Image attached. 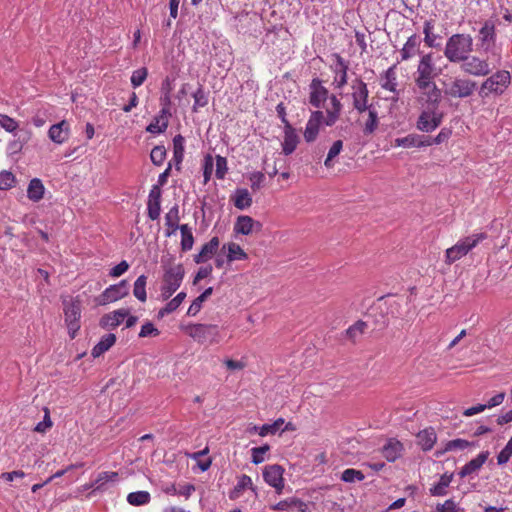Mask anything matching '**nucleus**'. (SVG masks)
<instances>
[{"label":"nucleus","mask_w":512,"mask_h":512,"mask_svg":"<svg viewBox=\"0 0 512 512\" xmlns=\"http://www.w3.org/2000/svg\"><path fill=\"white\" fill-rule=\"evenodd\" d=\"M473 51V38L470 34H453L446 41L444 56L455 64L461 63Z\"/></svg>","instance_id":"f257e3e1"},{"label":"nucleus","mask_w":512,"mask_h":512,"mask_svg":"<svg viewBox=\"0 0 512 512\" xmlns=\"http://www.w3.org/2000/svg\"><path fill=\"white\" fill-rule=\"evenodd\" d=\"M486 238L487 234L481 232L460 239L455 245L446 250L445 262L447 264H452L455 261L461 259Z\"/></svg>","instance_id":"f03ea898"},{"label":"nucleus","mask_w":512,"mask_h":512,"mask_svg":"<svg viewBox=\"0 0 512 512\" xmlns=\"http://www.w3.org/2000/svg\"><path fill=\"white\" fill-rule=\"evenodd\" d=\"M511 83L510 73L506 70H498L490 75L480 86L479 96L487 98L491 94L502 95Z\"/></svg>","instance_id":"7ed1b4c3"},{"label":"nucleus","mask_w":512,"mask_h":512,"mask_svg":"<svg viewBox=\"0 0 512 512\" xmlns=\"http://www.w3.org/2000/svg\"><path fill=\"white\" fill-rule=\"evenodd\" d=\"M477 89V83L469 78L454 77L443 82V92L449 98H469Z\"/></svg>","instance_id":"20e7f679"},{"label":"nucleus","mask_w":512,"mask_h":512,"mask_svg":"<svg viewBox=\"0 0 512 512\" xmlns=\"http://www.w3.org/2000/svg\"><path fill=\"white\" fill-rule=\"evenodd\" d=\"M184 274V268L181 264L165 269L160 287V297L162 300L169 299L178 290L182 284Z\"/></svg>","instance_id":"39448f33"},{"label":"nucleus","mask_w":512,"mask_h":512,"mask_svg":"<svg viewBox=\"0 0 512 512\" xmlns=\"http://www.w3.org/2000/svg\"><path fill=\"white\" fill-rule=\"evenodd\" d=\"M437 68L434 63L433 53L423 54L417 65L414 74V82L416 87L424 84L434 83L437 77Z\"/></svg>","instance_id":"423d86ee"},{"label":"nucleus","mask_w":512,"mask_h":512,"mask_svg":"<svg viewBox=\"0 0 512 512\" xmlns=\"http://www.w3.org/2000/svg\"><path fill=\"white\" fill-rule=\"evenodd\" d=\"M186 333L201 344H212L218 341L219 330L217 325L191 324L185 328Z\"/></svg>","instance_id":"0eeeda50"},{"label":"nucleus","mask_w":512,"mask_h":512,"mask_svg":"<svg viewBox=\"0 0 512 512\" xmlns=\"http://www.w3.org/2000/svg\"><path fill=\"white\" fill-rule=\"evenodd\" d=\"M496 37L495 21L485 20L476 36L478 49L486 53L491 52L495 47Z\"/></svg>","instance_id":"6e6552de"},{"label":"nucleus","mask_w":512,"mask_h":512,"mask_svg":"<svg viewBox=\"0 0 512 512\" xmlns=\"http://www.w3.org/2000/svg\"><path fill=\"white\" fill-rule=\"evenodd\" d=\"M460 64L464 73L474 77L488 76L492 71L487 59L470 54Z\"/></svg>","instance_id":"1a4fd4ad"},{"label":"nucleus","mask_w":512,"mask_h":512,"mask_svg":"<svg viewBox=\"0 0 512 512\" xmlns=\"http://www.w3.org/2000/svg\"><path fill=\"white\" fill-rule=\"evenodd\" d=\"M351 97L353 101V108L358 113H363L369 109L368 105L369 90L367 84L360 78H356L351 84Z\"/></svg>","instance_id":"9d476101"},{"label":"nucleus","mask_w":512,"mask_h":512,"mask_svg":"<svg viewBox=\"0 0 512 512\" xmlns=\"http://www.w3.org/2000/svg\"><path fill=\"white\" fill-rule=\"evenodd\" d=\"M129 294V284L127 280H121L118 284L107 287L97 298L98 305H106L115 302Z\"/></svg>","instance_id":"9b49d317"},{"label":"nucleus","mask_w":512,"mask_h":512,"mask_svg":"<svg viewBox=\"0 0 512 512\" xmlns=\"http://www.w3.org/2000/svg\"><path fill=\"white\" fill-rule=\"evenodd\" d=\"M284 469L278 464L267 465L263 469V479L277 494H281L284 488Z\"/></svg>","instance_id":"f8f14e48"},{"label":"nucleus","mask_w":512,"mask_h":512,"mask_svg":"<svg viewBox=\"0 0 512 512\" xmlns=\"http://www.w3.org/2000/svg\"><path fill=\"white\" fill-rule=\"evenodd\" d=\"M417 88L421 93L420 99L427 104L428 109L436 110L439 106L442 95V91L438 88L436 83H429L428 85L424 84L417 86Z\"/></svg>","instance_id":"ddd939ff"},{"label":"nucleus","mask_w":512,"mask_h":512,"mask_svg":"<svg viewBox=\"0 0 512 512\" xmlns=\"http://www.w3.org/2000/svg\"><path fill=\"white\" fill-rule=\"evenodd\" d=\"M309 90V103L317 109L321 108L330 97L328 89L322 85L319 78L312 79Z\"/></svg>","instance_id":"4468645a"},{"label":"nucleus","mask_w":512,"mask_h":512,"mask_svg":"<svg viewBox=\"0 0 512 512\" xmlns=\"http://www.w3.org/2000/svg\"><path fill=\"white\" fill-rule=\"evenodd\" d=\"M324 112L321 110L313 111L306 123L304 130V139L306 142L311 143L316 140L320 127L324 124Z\"/></svg>","instance_id":"2eb2a0df"},{"label":"nucleus","mask_w":512,"mask_h":512,"mask_svg":"<svg viewBox=\"0 0 512 512\" xmlns=\"http://www.w3.org/2000/svg\"><path fill=\"white\" fill-rule=\"evenodd\" d=\"M65 322L68 327L71 338L75 337L76 332L79 330V319L81 316V308L78 302H71L64 308Z\"/></svg>","instance_id":"dca6fc26"},{"label":"nucleus","mask_w":512,"mask_h":512,"mask_svg":"<svg viewBox=\"0 0 512 512\" xmlns=\"http://www.w3.org/2000/svg\"><path fill=\"white\" fill-rule=\"evenodd\" d=\"M441 120V114H437L435 110L429 109L423 111L419 116L417 128L423 132H432L441 124Z\"/></svg>","instance_id":"f3484780"},{"label":"nucleus","mask_w":512,"mask_h":512,"mask_svg":"<svg viewBox=\"0 0 512 512\" xmlns=\"http://www.w3.org/2000/svg\"><path fill=\"white\" fill-rule=\"evenodd\" d=\"M262 223L247 215H241L236 219L234 232L242 235H249L262 230Z\"/></svg>","instance_id":"a211bd4d"},{"label":"nucleus","mask_w":512,"mask_h":512,"mask_svg":"<svg viewBox=\"0 0 512 512\" xmlns=\"http://www.w3.org/2000/svg\"><path fill=\"white\" fill-rule=\"evenodd\" d=\"M127 309H118L101 317L99 325L104 329H114L118 327L128 316Z\"/></svg>","instance_id":"6ab92c4d"},{"label":"nucleus","mask_w":512,"mask_h":512,"mask_svg":"<svg viewBox=\"0 0 512 512\" xmlns=\"http://www.w3.org/2000/svg\"><path fill=\"white\" fill-rule=\"evenodd\" d=\"M489 457V451H483L480 454L477 455V457L470 460L468 463H466L459 471V476L461 478L468 477L472 474H476L483 464L487 461Z\"/></svg>","instance_id":"aec40b11"},{"label":"nucleus","mask_w":512,"mask_h":512,"mask_svg":"<svg viewBox=\"0 0 512 512\" xmlns=\"http://www.w3.org/2000/svg\"><path fill=\"white\" fill-rule=\"evenodd\" d=\"M421 42L420 36L416 34L411 35L400 50V61H408L415 55L420 54Z\"/></svg>","instance_id":"412c9836"},{"label":"nucleus","mask_w":512,"mask_h":512,"mask_svg":"<svg viewBox=\"0 0 512 512\" xmlns=\"http://www.w3.org/2000/svg\"><path fill=\"white\" fill-rule=\"evenodd\" d=\"M329 107L326 108V115L324 114V125L326 126H333L339 119L341 111H342V103L340 100L335 96L331 95L329 97Z\"/></svg>","instance_id":"4be33fe9"},{"label":"nucleus","mask_w":512,"mask_h":512,"mask_svg":"<svg viewBox=\"0 0 512 512\" xmlns=\"http://www.w3.org/2000/svg\"><path fill=\"white\" fill-rule=\"evenodd\" d=\"M48 136L56 144L64 143L69 137V124L63 120L52 125L48 131Z\"/></svg>","instance_id":"5701e85b"},{"label":"nucleus","mask_w":512,"mask_h":512,"mask_svg":"<svg viewBox=\"0 0 512 512\" xmlns=\"http://www.w3.org/2000/svg\"><path fill=\"white\" fill-rule=\"evenodd\" d=\"M299 143V137L292 126L284 127V140L282 142V152L288 156L292 154Z\"/></svg>","instance_id":"b1692460"},{"label":"nucleus","mask_w":512,"mask_h":512,"mask_svg":"<svg viewBox=\"0 0 512 512\" xmlns=\"http://www.w3.org/2000/svg\"><path fill=\"white\" fill-rule=\"evenodd\" d=\"M397 86L396 64H394L381 75V87L382 89L390 91L398 96L399 91Z\"/></svg>","instance_id":"393cba45"},{"label":"nucleus","mask_w":512,"mask_h":512,"mask_svg":"<svg viewBox=\"0 0 512 512\" xmlns=\"http://www.w3.org/2000/svg\"><path fill=\"white\" fill-rule=\"evenodd\" d=\"M219 247V238L213 237L209 242L205 243L200 252L194 256V262L197 264L204 263L216 253Z\"/></svg>","instance_id":"a878e982"},{"label":"nucleus","mask_w":512,"mask_h":512,"mask_svg":"<svg viewBox=\"0 0 512 512\" xmlns=\"http://www.w3.org/2000/svg\"><path fill=\"white\" fill-rule=\"evenodd\" d=\"M403 444L396 439H389L382 448V455L389 462H394L402 455Z\"/></svg>","instance_id":"bb28decb"},{"label":"nucleus","mask_w":512,"mask_h":512,"mask_svg":"<svg viewBox=\"0 0 512 512\" xmlns=\"http://www.w3.org/2000/svg\"><path fill=\"white\" fill-rule=\"evenodd\" d=\"M179 220V206L175 204L169 209V211L165 215V225L168 228L166 231L167 237L174 235L175 232L179 229Z\"/></svg>","instance_id":"cd10ccee"},{"label":"nucleus","mask_w":512,"mask_h":512,"mask_svg":"<svg viewBox=\"0 0 512 512\" xmlns=\"http://www.w3.org/2000/svg\"><path fill=\"white\" fill-rule=\"evenodd\" d=\"M417 443L423 451H429L433 448L437 440V435L433 428H426L420 431L417 435Z\"/></svg>","instance_id":"c85d7f7f"},{"label":"nucleus","mask_w":512,"mask_h":512,"mask_svg":"<svg viewBox=\"0 0 512 512\" xmlns=\"http://www.w3.org/2000/svg\"><path fill=\"white\" fill-rule=\"evenodd\" d=\"M118 480V473L114 471H104L97 475L94 482L89 486L94 488V491H105L109 482H116Z\"/></svg>","instance_id":"c756f323"},{"label":"nucleus","mask_w":512,"mask_h":512,"mask_svg":"<svg viewBox=\"0 0 512 512\" xmlns=\"http://www.w3.org/2000/svg\"><path fill=\"white\" fill-rule=\"evenodd\" d=\"M425 142V136L424 135H418V134H409L402 138H396L394 140V146L395 147H404V148H411V147H424L426 146Z\"/></svg>","instance_id":"7c9ffc66"},{"label":"nucleus","mask_w":512,"mask_h":512,"mask_svg":"<svg viewBox=\"0 0 512 512\" xmlns=\"http://www.w3.org/2000/svg\"><path fill=\"white\" fill-rule=\"evenodd\" d=\"M168 127V116L166 109L160 110L153 121L147 126L146 130L152 134L163 133Z\"/></svg>","instance_id":"2f4dec72"},{"label":"nucleus","mask_w":512,"mask_h":512,"mask_svg":"<svg viewBox=\"0 0 512 512\" xmlns=\"http://www.w3.org/2000/svg\"><path fill=\"white\" fill-rule=\"evenodd\" d=\"M334 56L336 58L335 73L337 75L335 81L337 82V87L342 88L347 84V72L349 67L348 63L339 54H335Z\"/></svg>","instance_id":"473e14b6"},{"label":"nucleus","mask_w":512,"mask_h":512,"mask_svg":"<svg viewBox=\"0 0 512 512\" xmlns=\"http://www.w3.org/2000/svg\"><path fill=\"white\" fill-rule=\"evenodd\" d=\"M116 342V336L113 333H108L102 336L100 341L93 347L91 355L97 358L108 351Z\"/></svg>","instance_id":"72a5a7b5"},{"label":"nucleus","mask_w":512,"mask_h":512,"mask_svg":"<svg viewBox=\"0 0 512 512\" xmlns=\"http://www.w3.org/2000/svg\"><path fill=\"white\" fill-rule=\"evenodd\" d=\"M234 206L239 210H244L252 205V197L249 191L245 188H238L232 196Z\"/></svg>","instance_id":"f704fd0d"},{"label":"nucleus","mask_w":512,"mask_h":512,"mask_svg":"<svg viewBox=\"0 0 512 512\" xmlns=\"http://www.w3.org/2000/svg\"><path fill=\"white\" fill-rule=\"evenodd\" d=\"M184 143L185 139L182 135L178 134L173 138V158L177 170L181 169V164L184 158Z\"/></svg>","instance_id":"c9c22d12"},{"label":"nucleus","mask_w":512,"mask_h":512,"mask_svg":"<svg viewBox=\"0 0 512 512\" xmlns=\"http://www.w3.org/2000/svg\"><path fill=\"white\" fill-rule=\"evenodd\" d=\"M453 474L444 473L441 475L439 481L433 485L429 492L432 496H445L448 493V487L452 482Z\"/></svg>","instance_id":"e433bc0d"},{"label":"nucleus","mask_w":512,"mask_h":512,"mask_svg":"<svg viewBox=\"0 0 512 512\" xmlns=\"http://www.w3.org/2000/svg\"><path fill=\"white\" fill-rule=\"evenodd\" d=\"M44 191L45 188L42 181L38 178H33L30 180L27 188V197L33 202H38L43 198Z\"/></svg>","instance_id":"4c0bfd02"},{"label":"nucleus","mask_w":512,"mask_h":512,"mask_svg":"<svg viewBox=\"0 0 512 512\" xmlns=\"http://www.w3.org/2000/svg\"><path fill=\"white\" fill-rule=\"evenodd\" d=\"M222 249H227L228 262L248 259L247 253L240 247V245L234 242H230L227 245H224Z\"/></svg>","instance_id":"58836bf2"},{"label":"nucleus","mask_w":512,"mask_h":512,"mask_svg":"<svg viewBox=\"0 0 512 512\" xmlns=\"http://www.w3.org/2000/svg\"><path fill=\"white\" fill-rule=\"evenodd\" d=\"M273 508L278 511H284L289 508H294L300 512H305L307 509V504L300 499L290 498V499L280 501Z\"/></svg>","instance_id":"ea45409f"},{"label":"nucleus","mask_w":512,"mask_h":512,"mask_svg":"<svg viewBox=\"0 0 512 512\" xmlns=\"http://www.w3.org/2000/svg\"><path fill=\"white\" fill-rule=\"evenodd\" d=\"M213 293V287H208L205 289L194 301L191 303V305L188 308L187 314L189 316H195L198 314L202 308V304L204 301L207 300L209 296H211Z\"/></svg>","instance_id":"a19ab883"},{"label":"nucleus","mask_w":512,"mask_h":512,"mask_svg":"<svg viewBox=\"0 0 512 512\" xmlns=\"http://www.w3.org/2000/svg\"><path fill=\"white\" fill-rule=\"evenodd\" d=\"M185 298H186L185 292L182 291V292L178 293L173 299H171L165 305V307H163L159 310L158 317L162 318L165 315H168V314L174 312L175 310H177Z\"/></svg>","instance_id":"79ce46f5"},{"label":"nucleus","mask_w":512,"mask_h":512,"mask_svg":"<svg viewBox=\"0 0 512 512\" xmlns=\"http://www.w3.org/2000/svg\"><path fill=\"white\" fill-rule=\"evenodd\" d=\"M471 445H473V443H470L467 440L460 439V438L453 439V440L448 441L442 450H437L435 455L437 457H439V456L443 455L445 452L453 451V450H464Z\"/></svg>","instance_id":"37998d69"},{"label":"nucleus","mask_w":512,"mask_h":512,"mask_svg":"<svg viewBox=\"0 0 512 512\" xmlns=\"http://www.w3.org/2000/svg\"><path fill=\"white\" fill-rule=\"evenodd\" d=\"M179 230L181 232V249L184 252L191 250L194 244L191 228L187 224H182Z\"/></svg>","instance_id":"c03bdc74"},{"label":"nucleus","mask_w":512,"mask_h":512,"mask_svg":"<svg viewBox=\"0 0 512 512\" xmlns=\"http://www.w3.org/2000/svg\"><path fill=\"white\" fill-rule=\"evenodd\" d=\"M208 452H209V448L205 447L201 451L188 454L189 458H191V459H193V460H195L197 462V466L199 467V469L202 472L207 471L210 468L211 464H212V460L210 458L202 459V457L207 455Z\"/></svg>","instance_id":"a18cd8bd"},{"label":"nucleus","mask_w":512,"mask_h":512,"mask_svg":"<svg viewBox=\"0 0 512 512\" xmlns=\"http://www.w3.org/2000/svg\"><path fill=\"white\" fill-rule=\"evenodd\" d=\"M151 496L147 491H136L129 493L127 496V502L133 506L146 505L150 502Z\"/></svg>","instance_id":"49530a36"},{"label":"nucleus","mask_w":512,"mask_h":512,"mask_svg":"<svg viewBox=\"0 0 512 512\" xmlns=\"http://www.w3.org/2000/svg\"><path fill=\"white\" fill-rule=\"evenodd\" d=\"M147 277L140 275L134 282L133 294L141 302H145L147 299L146 294Z\"/></svg>","instance_id":"de8ad7c7"},{"label":"nucleus","mask_w":512,"mask_h":512,"mask_svg":"<svg viewBox=\"0 0 512 512\" xmlns=\"http://www.w3.org/2000/svg\"><path fill=\"white\" fill-rule=\"evenodd\" d=\"M367 111H368V119L365 122L363 132L365 135H370V134L374 133V131L377 129L378 124H379V119H378L377 111L374 108H372V106H370L369 109H367Z\"/></svg>","instance_id":"09e8293b"},{"label":"nucleus","mask_w":512,"mask_h":512,"mask_svg":"<svg viewBox=\"0 0 512 512\" xmlns=\"http://www.w3.org/2000/svg\"><path fill=\"white\" fill-rule=\"evenodd\" d=\"M434 30V21L428 20L425 21L424 27H423V33H424V42L428 47H436L438 44L436 43L437 35L433 33Z\"/></svg>","instance_id":"8fccbe9b"},{"label":"nucleus","mask_w":512,"mask_h":512,"mask_svg":"<svg viewBox=\"0 0 512 512\" xmlns=\"http://www.w3.org/2000/svg\"><path fill=\"white\" fill-rule=\"evenodd\" d=\"M340 478L343 482L354 483L356 481H363L365 479V475L360 470L348 468L342 472Z\"/></svg>","instance_id":"3c124183"},{"label":"nucleus","mask_w":512,"mask_h":512,"mask_svg":"<svg viewBox=\"0 0 512 512\" xmlns=\"http://www.w3.org/2000/svg\"><path fill=\"white\" fill-rule=\"evenodd\" d=\"M194 105L193 111L196 112L198 108L205 107L208 104V95L204 91L202 86H199L197 90L193 93Z\"/></svg>","instance_id":"603ef678"},{"label":"nucleus","mask_w":512,"mask_h":512,"mask_svg":"<svg viewBox=\"0 0 512 512\" xmlns=\"http://www.w3.org/2000/svg\"><path fill=\"white\" fill-rule=\"evenodd\" d=\"M283 424H284L283 418H279L271 424H264L259 428V435L264 437L268 434H275L276 432H278L279 430L282 429Z\"/></svg>","instance_id":"864d4df0"},{"label":"nucleus","mask_w":512,"mask_h":512,"mask_svg":"<svg viewBox=\"0 0 512 512\" xmlns=\"http://www.w3.org/2000/svg\"><path fill=\"white\" fill-rule=\"evenodd\" d=\"M451 133L452 132L450 129L442 128L436 137L432 138L430 136H425V142H427L426 146H431L434 144L438 145L447 141L450 138Z\"/></svg>","instance_id":"5fc2aeb1"},{"label":"nucleus","mask_w":512,"mask_h":512,"mask_svg":"<svg viewBox=\"0 0 512 512\" xmlns=\"http://www.w3.org/2000/svg\"><path fill=\"white\" fill-rule=\"evenodd\" d=\"M148 76V70L145 67L139 68L132 72L130 81L133 88L141 86Z\"/></svg>","instance_id":"6e6d98bb"},{"label":"nucleus","mask_w":512,"mask_h":512,"mask_svg":"<svg viewBox=\"0 0 512 512\" xmlns=\"http://www.w3.org/2000/svg\"><path fill=\"white\" fill-rule=\"evenodd\" d=\"M16 183V178L14 174L10 171H1L0 172V189L8 190L14 187Z\"/></svg>","instance_id":"4d7b16f0"},{"label":"nucleus","mask_w":512,"mask_h":512,"mask_svg":"<svg viewBox=\"0 0 512 512\" xmlns=\"http://www.w3.org/2000/svg\"><path fill=\"white\" fill-rule=\"evenodd\" d=\"M366 328L367 323L359 320L346 330V335L348 338L355 340L359 335L364 333Z\"/></svg>","instance_id":"13d9d810"},{"label":"nucleus","mask_w":512,"mask_h":512,"mask_svg":"<svg viewBox=\"0 0 512 512\" xmlns=\"http://www.w3.org/2000/svg\"><path fill=\"white\" fill-rule=\"evenodd\" d=\"M0 126L9 133H14L18 129V122L6 114L0 113Z\"/></svg>","instance_id":"bf43d9fd"},{"label":"nucleus","mask_w":512,"mask_h":512,"mask_svg":"<svg viewBox=\"0 0 512 512\" xmlns=\"http://www.w3.org/2000/svg\"><path fill=\"white\" fill-rule=\"evenodd\" d=\"M151 161L154 165L160 166L166 158V149L164 146H155L150 154Z\"/></svg>","instance_id":"052dcab7"},{"label":"nucleus","mask_w":512,"mask_h":512,"mask_svg":"<svg viewBox=\"0 0 512 512\" xmlns=\"http://www.w3.org/2000/svg\"><path fill=\"white\" fill-rule=\"evenodd\" d=\"M270 449L269 445L265 444L263 446H260V447H254L251 449V454H252V457H251V461L252 463L254 464H260L262 463L265 458H264V455L266 452H268Z\"/></svg>","instance_id":"680f3d73"},{"label":"nucleus","mask_w":512,"mask_h":512,"mask_svg":"<svg viewBox=\"0 0 512 512\" xmlns=\"http://www.w3.org/2000/svg\"><path fill=\"white\" fill-rule=\"evenodd\" d=\"M216 172H215V175L217 177V179H224L227 171H228V166H227V159L221 155H217L216 156Z\"/></svg>","instance_id":"e2e57ef3"},{"label":"nucleus","mask_w":512,"mask_h":512,"mask_svg":"<svg viewBox=\"0 0 512 512\" xmlns=\"http://www.w3.org/2000/svg\"><path fill=\"white\" fill-rule=\"evenodd\" d=\"M512 456V438L507 442L505 447L499 452L497 456V463L503 465L509 461Z\"/></svg>","instance_id":"0e129e2a"},{"label":"nucleus","mask_w":512,"mask_h":512,"mask_svg":"<svg viewBox=\"0 0 512 512\" xmlns=\"http://www.w3.org/2000/svg\"><path fill=\"white\" fill-rule=\"evenodd\" d=\"M247 488H249L253 491L255 490V488L253 487L251 477L246 474H243L238 478V481H237V484H236L234 490H235V492L239 493Z\"/></svg>","instance_id":"69168bd1"},{"label":"nucleus","mask_w":512,"mask_h":512,"mask_svg":"<svg viewBox=\"0 0 512 512\" xmlns=\"http://www.w3.org/2000/svg\"><path fill=\"white\" fill-rule=\"evenodd\" d=\"M147 211L151 220H157L161 213V201H148Z\"/></svg>","instance_id":"338daca9"},{"label":"nucleus","mask_w":512,"mask_h":512,"mask_svg":"<svg viewBox=\"0 0 512 512\" xmlns=\"http://www.w3.org/2000/svg\"><path fill=\"white\" fill-rule=\"evenodd\" d=\"M459 508L454 500L448 499L444 503H438L435 512H458Z\"/></svg>","instance_id":"774afa93"}]
</instances>
